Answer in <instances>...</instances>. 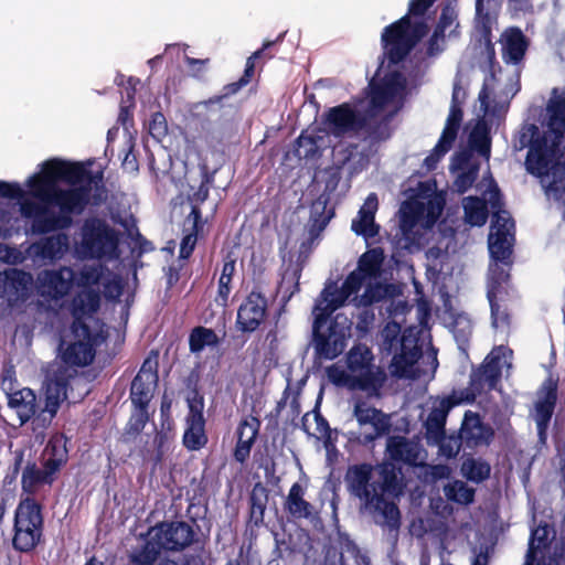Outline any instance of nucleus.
<instances>
[{"label": "nucleus", "mask_w": 565, "mask_h": 565, "mask_svg": "<svg viewBox=\"0 0 565 565\" xmlns=\"http://www.w3.org/2000/svg\"><path fill=\"white\" fill-rule=\"evenodd\" d=\"M461 472L467 480L480 483L490 477L491 466L486 460L469 457L462 461Z\"/></svg>", "instance_id": "46"}, {"label": "nucleus", "mask_w": 565, "mask_h": 565, "mask_svg": "<svg viewBox=\"0 0 565 565\" xmlns=\"http://www.w3.org/2000/svg\"><path fill=\"white\" fill-rule=\"evenodd\" d=\"M409 26L411 17L405 14L384 28L381 40L390 64H399L413 51V44L407 31Z\"/></svg>", "instance_id": "14"}, {"label": "nucleus", "mask_w": 565, "mask_h": 565, "mask_svg": "<svg viewBox=\"0 0 565 565\" xmlns=\"http://www.w3.org/2000/svg\"><path fill=\"white\" fill-rule=\"evenodd\" d=\"M164 551L181 552L195 542V531L185 521H162L150 530Z\"/></svg>", "instance_id": "15"}, {"label": "nucleus", "mask_w": 565, "mask_h": 565, "mask_svg": "<svg viewBox=\"0 0 565 565\" xmlns=\"http://www.w3.org/2000/svg\"><path fill=\"white\" fill-rule=\"evenodd\" d=\"M43 507L32 497L22 498L14 511L12 547L32 553L43 541Z\"/></svg>", "instance_id": "8"}, {"label": "nucleus", "mask_w": 565, "mask_h": 565, "mask_svg": "<svg viewBox=\"0 0 565 565\" xmlns=\"http://www.w3.org/2000/svg\"><path fill=\"white\" fill-rule=\"evenodd\" d=\"M502 58L505 64L519 65L523 62L530 40L519 26L507 28L501 35Z\"/></svg>", "instance_id": "26"}, {"label": "nucleus", "mask_w": 565, "mask_h": 565, "mask_svg": "<svg viewBox=\"0 0 565 565\" xmlns=\"http://www.w3.org/2000/svg\"><path fill=\"white\" fill-rule=\"evenodd\" d=\"M351 230L364 238H373L380 233V225L375 223V218L367 216H360L352 221Z\"/></svg>", "instance_id": "57"}, {"label": "nucleus", "mask_w": 565, "mask_h": 565, "mask_svg": "<svg viewBox=\"0 0 565 565\" xmlns=\"http://www.w3.org/2000/svg\"><path fill=\"white\" fill-rule=\"evenodd\" d=\"M385 454L388 460L376 468L369 462L350 466L345 481L351 495L358 498L366 511L382 519L376 523L397 531L401 511L393 499L403 494L405 484L401 477L402 468L396 465L420 467L424 465L425 450L418 440L394 435L386 440Z\"/></svg>", "instance_id": "1"}, {"label": "nucleus", "mask_w": 565, "mask_h": 565, "mask_svg": "<svg viewBox=\"0 0 565 565\" xmlns=\"http://www.w3.org/2000/svg\"><path fill=\"white\" fill-rule=\"evenodd\" d=\"M285 36V33H281L274 41H265L263 46L255 51L247 60L245 64V70L243 75L241 76L242 81H246V85L250 83L255 75L256 60L263 57L265 52L268 51L271 46H274L277 42H281Z\"/></svg>", "instance_id": "55"}, {"label": "nucleus", "mask_w": 565, "mask_h": 565, "mask_svg": "<svg viewBox=\"0 0 565 565\" xmlns=\"http://www.w3.org/2000/svg\"><path fill=\"white\" fill-rule=\"evenodd\" d=\"M236 259L232 253H227L223 258V266L217 284V294L215 301L218 306L227 307L230 294L232 291V279L235 274Z\"/></svg>", "instance_id": "32"}, {"label": "nucleus", "mask_w": 565, "mask_h": 565, "mask_svg": "<svg viewBox=\"0 0 565 565\" xmlns=\"http://www.w3.org/2000/svg\"><path fill=\"white\" fill-rule=\"evenodd\" d=\"M103 273L102 269L96 266H84L78 274H76L75 284L82 287V290H96L93 286L100 282Z\"/></svg>", "instance_id": "56"}, {"label": "nucleus", "mask_w": 565, "mask_h": 565, "mask_svg": "<svg viewBox=\"0 0 565 565\" xmlns=\"http://www.w3.org/2000/svg\"><path fill=\"white\" fill-rule=\"evenodd\" d=\"M149 534L150 539L128 555V565H154L158 561L163 547L152 533L149 532Z\"/></svg>", "instance_id": "33"}, {"label": "nucleus", "mask_w": 565, "mask_h": 565, "mask_svg": "<svg viewBox=\"0 0 565 565\" xmlns=\"http://www.w3.org/2000/svg\"><path fill=\"white\" fill-rule=\"evenodd\" d=\"M246 86V81H242L241 78L236 82L226 84L222 88V93L220 95H214L206 100L201 102L200 104L204 107H210L214 104H221L223 99L237 94L243 87Z\"/></svg>", "instance_id": "63"}, {"label": "nucleus", "mask_w": 565, "mask_h": 565, "mask_svg": "<svg viewBox=\"0 0 565 565\" xmlns=\"http://www.w3.org/2000/svg\"><path fill=\"white\" fill-rule=\"evenodd\" d=\"M7 396L8 406L15 412L20 426L32 420V429L34 430V418L39 413V401L35 392L29 387H23L8 393Z\"/></svg>", "instance_id": "27"}, {"label": "nucleus", "mask_w": 565, "mask_h": 565, "mask_svg": "<svg viewBox=\"0 0 565 565\" xmlns=\"http://www.w3.org/2000/svg\"><path fill=\"white\" fill-rule=\"evenodd\" d=\"M311 345L315 359L332 361L340 356L351 337L352 321L344 315L334 317L326 313H313Z\"/></svg>", "instance_id": "6"}, {"label": "nucleus", "mask_w": 565, "mask_h": 565, "mask_svg": "<svg viewBox=\"0 0 565 565\" xmlns=\"http://www.w3.org/2000/svg\"><path fill=\"white\" fill-rule=\"evenodd\" d=\"M546 131L541 132L535 124H527L522 127L514 139V149L521 151L529 148L525 158V169L531 175L539 178L541 183L553 175L557 164H565L561 161L564 156V148H558Z\"/></svg>", "instance_id": "4"}, {"label": "nucleus", "mask_w": 565, "mask_h": 565, "mask_svg": "<svg viewBox=\"0 0 565 565\" xmlns=\"http://www.w3.org/2000/svg\"><path fill=\"white\" fill-rule=\"evenodd\" d=\"M57 232V234L43 237L32 245L36 257L43 260L55 262L65 255L70 247V239L67 234L62 231Z\"/></svg>", "instance_id": "29"}, {"label": "nucleus", "mask_w": 565, "mask_h": 565, "mask_svg": "<svg viewBox=\"0 0 565 565\" xmlns=\"http://www.w3.org/2000/svg\"><path fill=\"white\" fill-rule=\"evenodd\" d=\"M75 278V270L67 266L43 270L38 276V291L45 298L60 300L71 291Z\"/></svg>", "instance_id": "17"}, {"label": "nucleus", "mask_w": 565, "mask_h": 565, "mask_svg": "<svg viewBox=\"0 0 565 565\" xmlns=\"http://www.w3.org/2000/svg\"><path fill=\"white\" fill-rule=\"evenodd\" d=\"M119 238L116 231L99 217L86 218L82 226V247L93 258L115 255Z\"/></svg>", "instance_id": "9"}, {"label": "nucleus", "mask_w": 565, "mask_h": 565, "mask_svg": "<svg viewBox=\"0 0 565 565\" xmlns=\"http://www.w3.org/2000/svg\"><path fill=\"white\" fill-rule=\"evenodd\" d=\"M551 533L554 531L546 523L532 530L524 565H561L556 555H545V552L550 551Z\"/></svg>", "instance_id": "20"}, {"label": "nucleus", "mask_w": 565, "mask_h": 565, "mask_svg": "<svg viewBox=\"0 0 565 565\" xmlns=\"http://www.w3.org/2000/svg\"><path fill=\"white\" fill-rule=\"evenodd\" d=\"M148 129L150 136L157 141H161L168 135L167 119L161 111L151 115Z\"/></svg>", "instance_id": "64"}, {"label": "nucleus", "mask_w": 565, "mask_h": 565, "mask_svg": "<svg viewBox=\"0 0 565 565\" xmlns=\"http://www.w3.org/2000/svg\"><path fill=\"white\" fill-rule=\"evenodd\" d=\"M100 307V294L96 290H79L70 306L73 322L71 331L74 341L62 351L61 358L67 366H87L96 355V335L84 318L97 312Z\"/></svg>", "instance_id": "3"}, {"label": "nucleus", "mask_w": 565, "mask_h": 565, "mask_svg": "<svg viewBox=\"0 0 565 565\" xmlns=\"http://www.w3.org/2000/svg\"><path fill=\"white\" fill-rule=\"evenodd\" d=\"M62 460H45L43 468H39L35 462H28L22 471L21 488L28 497H32L36 493L39 486L49 484L51 486L56 473L61 470Z\"/></svg>", "instance_id": "21"}, {"label": "nucleus", "mask_w": 565, "mask_h": 565, "mask_svg": "<svg viewBox=\"0 0 565 565\" xmlns=\"http://www.w3.org/2000/svg\"><path fill=\"white\" fill-rule=\"evenodd\" d=\"M422 207L417 204L407 203L401 210V228L404 233L412 230L419 220Z\"/></svg>", "instance_id": "61"}, {"label": "nucleus", "mask_w": 565, "mask_h": 565, "mask_svg": "<svg viewBox=\"0 0 565 565\" xmlns=\"http://www.w3.org/2000/svg\"><path fill=\"white\" fill-rule=\"evenodd\" d=\"M322 124L328 132L335 137H342L348 132H356L364 129L367 125V119L349 103H342L329 108L324 113Z\"/></svg>", "instance_id": "16"}, {"label": "nucleus", "mask_w": 565, "mask_h": 565, "mask_svg": "<svg viewBox=\"0 0 565 565\" xmlns=\"http://www.w3.org/2000/svg\"><path fill=\"white\" fill-rule=\"evenodd\" d=\"M303 489L298 482L289 489L284 508L294 519H308L311 515L312 505L303 499Z\"/></svg>", "instance_id": "34"}, {"label": "nucleus", "mask_w": 565, "mask_h": 565, "mask_svg": "<svg viewBox=\"0 0 565 565\" xmlns=\"http://www.w3.org/2000/svg\"><path fill=\"white\" fill-rule=\"evenodd\" d=\"M328 204L329 198L326 195H320L311 204L308 225V235L311 243L320 237L321 233L334 216V209H328Z\"/></svg>", "instance_id": "30"}, {"label": "nucleus", "mask_w": 565, "mask_h": 565, "mask_svg": "<svg viewBox=\"0 0 565 565\" xmlns=\"http://www.w3.org/2000/svg\"><path fill=\"white\" fill-rule=\"evenodd\" d=\"M463 111L461 105H450L449 115L445 128L437 142V151L447 153L457 139L458 131L462 121Z\"/></svg>", "instance_id": "31"}, {"label": "nucleus", "mask_w": 565, "mask_h": 565, "mask_svg": "<svg viewBox=\"0 0 565 565\" xmlns=\"http://www.w3.org/2000/svg\"><path fill=\"white\" fill-rule=\"evenodd\" d=\"M340 291L341 287L337 285L326 287L321 292L322 301L315 305L312 313H326L332 317V313L349 299L344 297L342 299Z\"/></svg>", "instance_id": "42"}, {"label": "nucleus", "mask_w": 565, "mask_h": 565, "mask_svg": "<svg viewBox=\"0 0 565 565\" xmlns=\"http://www.w3.org/2000/svg\"><path fill=\"white\" fill-rule=\"evenodd\" d=\"M479 173V164L473 163L462 170L454 181V188L459 194L466 193L475 183Z\"/></svg>", "instance_id": "58"}, {"label": "nucleus", "mask_w": 565, "mask_h": 565, "mask_svg": "<svg viewBox=\"0 0 565 565\" xmlns=\"http://www.w3.org/2000/svg\"><path fill=\"white\" fill-rule=\"evenodd\" d=\"M547 130L558 148H564L565 138V90L553 88L546 104Z\"/></svg>", "instance_id": "22"}, {"label": "nucleus", "mask_w": 565, "mask_h": 565, "mask_svg": "<svg viewBox=\"0 0 565 565\" xmlns=\"http://www.w3.org/2000/svg\"><path fill=\"white\" fill-rule=\"evenodd\" d=\"M204 402L200 396L189 402V413L185 418V429L182 436L183 446L190 451H198L209 443L205 431V417L203 414Z\"/></svg>", "instance_id": "18"}, {"label": "nucleus", "mask_w": 565, "mask_h": 565, "mask_svg": "<svg viewBox=\"0 0 565 565\" xmlns=\"http://www.w3.org/2000/svg\"><path fill=\"white\" fill-rule=\"evenodd\" d=\"M268 316V299L259 287H254L237 308L235 328L242 333L257 331Z\"/></svg>", "instance_id": "13"}, {"label": "nucleus", "mask_w": 565, "mask_h": 565, "mask_svg": "<svg viewBox=\"0 0 565 565\" xmlns=\"http://www.w3.org/2000/svg\"><path fill=\"white\" fill-rule=\"evenodd\" d=\"M295 156L299 159H313L319 154L318 138L302 131L295 141Z\"/></svg>", "instance_id": "53"}, {"label": "nucleus", "mask_w": 565, "mask_h": 565, "mask_svg": "<svg viewBox=\"0 0 565 565\" xmlns=\"http://www.w3.org/2000/svg\"><path fill=\"white\" fill-rule=\"evenodd\" d=\"M149 405H134V412L128 422V431L140 434L149 420Z\"/></svg>", "instance_id": "59"}, {"label": "nucleus", "mask_w": 565, "mask_h": 565, "mask_svg": "<svg viewBox=\"0 0 565 565\" xmlns=\"http://www.w3.org/2000/svg\"><path fill=\"white\" fill-rule=\"evenodd\" d=\"M220 344L216 332L203 326L194 327L189 334V349L191 353H201L205 348H215Z\"/></svg>", "instance_id": "37"}, {"label": "nucleus", "mask_w": 565, "mask_h": 565, "mask_svg": "<svg viewBox=\"0 0 565 565\" xmlns=\"http://www.w3.org/2000/svg\"><path fill=\"white\" fill-rule=\"evenodd\" d=\"M491 207L494 210L493 216H492V223L493 226L498 228H502L508 233V225L513 226L514 222L511 218L508 211L502 210V201L500 196V191L497 189L494 193L491 194L490 199Z\"/></svg>", "instance_id": "54"}, {"label": "nucleus", "mask_w": 565, "mask_h": 565, "mask_svg": "<svg viewBox=\"0 0 565 565\" xmlns=\"http://www.w3.org/2000/svg\"><path fill=\"white\" fill-rule=\"evenodd\" d=\"M509 280L510 273L508 269L503 268L498 263L491 265L487 279V298L507 294L505 285H508Z\"/></svg>", "instance_id": "44"}, {"label": "nucleus", "mask_w": 565, "mask_h": 565, "mask_svg": "<svg viewBox=\"0 0 565 565\" xmlns=\"http://www.w3.org/2000/svg\"><path fill=\"white\" fill-rule=\"evenodd\" d=\"M541 184L548 198L563 205L562 218L565 223V164H557L551 180L545 179L544 183Z\"/></svg>", "instance_id": "36"}, {"label": "nucleus", "mask_w": 565, "mask_h": 565, "mask_svg": "<svg viewBox=\"0 0 565 565\" xmlns=\"http://www.w3.org/2000/svg\"><path fill=\"white\" fill-rule=\"evenodd\" d=\"M477 29L480 33V41L484 44L489 70L494 77L497 72H501V66L495 57L494 43L492 42V18L491 14H484L481 21L477 22Z\"/></svg>", "instance_id": "35"}, {"label": "nucleus", "mask_w": 565, "mask_h": 565, "mask_svg": "<svg viewBox=\"0 0 565 565\" xmlns=\"http://www.w3.org/2000/svg\"><path fill=\"white\" fill-rule=\"evenodd\" d=\"M393 285L376 282L370 284L365 288L364 292L360 297V305L363 307H370L377 303L386 298L391 297Z\"/></svg>", "instance_id": "50"}, {"label": "nucleus", "mask_w": 565, "mask_h": 565, "mask_svg": "<svg viewBox=\"0 0 565 565\" xmlns=\"http://www.w3.org/2000/svg\"><path fill=\"white\" fill-rule=\"evenodd\" d=\"M370 88V106L374 109L383 108L394 95L391 82L371 83Z\"/></svg>", "instance_id": "52"}, {"label": "nucleus", "mask_w": 565, "mask_h": 565, "mask_svg": "<svg viewBox=\"0 0 565 565\" xmlns=\"http://www.w3.org/2000/svg\"><path fill=\"white\" fill-rule=\"evenodd\" d=\"M439 447V455L446 459H454L459 454L461 447H465L463 439L460 434H451L435 438L433 440Z\"/></svg>", "instance_id": "51"}, {"label": "nucleus", "mask_w": 565, "mask_h": 565, "mask_svg": "<svg viewBox=\"0 0 565 565\" xmlns=\"http://www.w3.org/2000/svg\"><path fill=\"white\" fill-rule=\"evenodd\" d=\"M469 142L481 156H489L491 150L490 129L484 121H479L470 132Z\"/></svg>", "instance_id": "48"}, {"label": "nucleus", "mask_w": 565, "mask_h": 565, "mask_svg": "<svg viewBox=\"0 0 565 565\" xmlns=\"http://www.w3.org/2000/svg\"><path fill=\"white\" fill-rule=\"evenodd\" d=\"M459 434L462 436L465 448L468 449L489 446L494 437L493 428L483 422L479 413L472 411L465 413Z\"/></svg>", "instance_id": "19"}, {"label": "nucleus", "mask_w": 565, "mask_h": 565, "mask_svg": "<svg viewBox=\"0 0 565 565\" xmlns=\"http://www.w3.org/2000/svg\"><path fill=\"white\" fill-rule=\"evenodd\" d=\"M444 494L448 501L461 505H469L475 501L476 490L465 481L452 480L445 484Z\"/></svg>", "instance_id": "43"}, {"label": "nucleus", "mask_w": 565, "mask_h": 565, "mask_svg": "<svg viewBox=\"0 0 565 565\" xmlns=\"http://www.w3.org/2000/svg\"><path fill=\"white\" fill-rule=\"evenodd\" d=\"M383 345L387 351H396L401 347L402 342H405L404 338H401V327L396 322L387 323L383 331Z\"/></svg>", "instance_id": "60"}, {"label": "nucleus", "mask_w": 565, "mask_h": 565, "mask_svg": "<svg viewBox=\"0 0 565 565\" xmlns=\"http://www.w3.org/2000/svg\"><path fill=\"white\" fill-rule=\"evenodd\" d=\"M93 186L94 201L99 203L104 199L102 194L106 192L102 173H98V180L90 178L81 186L58 191L49 202L24 199L20 202V212L23 217L31 221L33 234L45 235L67 230L73 225V216L81 215L89 204Z\"/></svg>", "instance_id": "2"}, {"label": "nucleus", "mask_w": 565, "mask_h": 565, "mask_svg": "<svg viewBox=\"0 0 565 565\" xmlns=\"http://www.w3.org/2000/svg\"><path fill=\"white\" fill-rule=\"evenodd\" d=\"M501 356L491 351L483 361L472 367L469 376V386L457 393L465 403H473L477 396L495 391L501 382Z\"/></svg>", "instance_id": "10"}, {"label": "nucleus", "mask_w": 565, "mask_h": 565, "mask_svg": "<svg viewBox=\"0 0 565 565\" xmlns=\"http://www.w3.org/2000/svg\"><path fill=\"white\" fill-rule=\"evenodd\" d=\"M268 501V493L265 487L256 483L249 495V516L248 522L255 526L264 523V515L266 503Z\"/></svg>", "instance_id": "40"}, {"label": "nucleus", "mask_w": 565, "mask_h": 565, "mask_svg": "<svg viewBox=\"0 0 565 565\" xmlns=\"http://www.w3.org/2000/svg\"><path fill=\"white\" fill-rule=\"evenodd\" d=\"M32 275L22 269L9 268L0 273V297L10 303L28 297Z\"/></svg>", "instance_id": "24"}, {"label": "nucleus", "mask_w": 565, "mask_h": 565, "mask_svg": "<svg viewBox=\"0 0 565 565\" xmlns=\"http://www.w3.org/2000/svg\"><path fill=\"white\" fill-rule=\"evenodd\" d=\"M73 377L68 367L58 366L47 379L44 405L39 402V413L34 418V431L45 430L56 416L60 405L67 397V387Z\"/></svg>", "instance_id": "11"}, {"label": "nucleus", "mask_w": 565, "mask_h": 565, "mask_svg": "<svg viewBox=\"0 0 565 565\" xmlns=\"http://www.w3.org/2000/svg\"><path fill=\"white\" fill-rule=\"evenodd\" d=\"M461 403H465L462 397H459L457 392L454 391L451 394L440 398L433 406L425 422L426 437L428 440L433 441L435 438L444 436L449 412Z\"/></svg>", "instance_id": "23"}, {"label": "nucleus", "mask_w": 565, "mask_h": 565, "mask_svg": "<svg viewBox=\"0 0 565 565\" xmlns=\"http://www.w3.org/2000/svg\"><path fill=\"white\" fill-rule=\"evenodd\" d=\"M465 221L471 226L486 224L489 211L486 201L478 196H468L463 203Z\"/></svg>", "instance_id": "41"}, {"label": "nucleus", "mask_w": 565, "mask_h": 565, "mask_svg": "<svg viewBox=\"0 0 565 565\" xmlns=\"http://www.w3.org/2000/svg\"><path fill=\"white\" fill-rule=\"evenodd\" d=\"M90 178L98 180V174L93 175L82 163L53 158L42 164L40 173L30 177L28 186L35 202H49L58 191H66L58 186V182L75 188L85 184Z\"/></svg>", "instance_id": "5"}, {"label": "nucleus", "mask_w": 565, "mask_h": 565, "mask_svg": "<svg viewBox=\"0 0 565 565\" xmlns=\"http://www.w3.org/2000/svg\"><path fill=\"white\" fill-rule=\"evenodd\" d=\"M353 416L359 424V431L354 439L363 446L373 444L377 438L390 433L392 423L390 415L382 409L367 405L365 402H356Z\"/></svg>", "instance_id": "12"}, {"label": "nucleus", "mask_w": 565, "mask_h": 565, "mask_svg": "<svg viewBox=\"0 0 565 565\" xmlns=\"http://www.w3.org/2000/svg\"><path fill=\"white\" fill-rule=\"evenodd\" d=\"M374 355L371 349L363 344H354L347 353L345 384L351 390L367 393L369 396L379 397L386 382V373L381 366L374 365Z\"/></svg>", "instance_id": "7"}, {"label": "nucleus", "mask_w": 565, "mask_h": 565, "mask_svg": "<svg viewBox=\"0 0 565 565\" xmlns=\"http://www.w3.org/2000/svg\"><path fill=\"white\" fill-rule=\"evenodd\" d=\"M489 252L495 262L511 266L512 245L508 241V233L498 228L494 234L489 236Z\"/></svg>", "instance_id": "38"}, {"label": "nucleus", "mask_w": 565, "mask_h": 565, "mask_svg": "<svg viewBox=\"0 0 565 565\" xmlns=\"http://www.w3.org/2000/svg\"><path fill=\"white\" fill-rule=\"evenodd\" d=\"M153 450H146L143 459L151 461L154 467L160 465L170 448V436L168 433L157 430L153 437Z\"/></svg>", "instance_id": "49"}, {"label": "nucleus", "mask_w": 565, "mask_h": 565, "mask_svg": "<svg viewBox=\"0 0 565 565\" xmlns=\"http://www.w3.org/2000/svg\"><path fill=\"white\" fill-rule=\"evenodd\" d=\"M557 403V387L550 384L544 388L543 397L535 402L534 419L536 423L537 437L540 443L545 444L547 430Z\"/></svg>", "instance_id": "28"}, {"label": "nucleus", "mask_w": 565, "mask_h": 565, "mask_svg": "<svg viewBox=\"0 0 565 565\" xmlns=\"http://www.w3.org/2000/svg\"><path fill=\"white\" fill-rule=\"evenodd\" d=\"M383 259L381 249L367 250L359 258L356 270L363 274L365 279L376 278L381 274Z\"/></svg>", "instance_id": "45"}, {"label": "nucleus", "mask_w": 565, "mask_h": 565, "mask_svg": "<svg viewBox=\"0 0 565 565\" xmlns=\"http://www.w3.org/2000/svg\"><path fill=\"white\" fill-rule=\"evenodd\" d=\"M158 381H150V379L136 375L130 385L129 397L132 405H149Z\"/></svg>", "instance_id": "39"}, {"label": "nucleus", "mask_w": 565, "mask_h": 565, "mask_svg": "<svg viewBox=\"0 0 565 565\" xmlns=\"http://www.w3.org/2000/svg\"><path fill=\"white\" fill-rule=\"evenodd\" d=\"M260 420L255 416L242 419L237 426V441L233 450V458L243 465L250 456L252 448L260 429Z\"/></svg>", "instance_id": "25"}, {"label": "nucleus", "mask_w": 565, "mask_h": 565, "mask_svg": "<svg viewBox=\"0 0 565 565\" xmlns=\"http://www.w3.org/2000/svg\"><path fill=\"white\" fill-rule=\"evenodd\" d=\"M365 280L366 279L363 277V274L359 273L356 269L351 271L341 286V297L350 298L352 295L356 294Z\"/></svg>", "instance_id": "62"}, {"label": "nucleus", "mask_w": 565, "mask_h": 565, "mask_svg": "<svg viewBox=\"0 0 565 565\" xmlns=\"http://www.w3.org/2000/svg\"><path fill=\"white\" fill-rule=\"evenodd\" d=\"M399 352L395 353L392 360L394 374L403 376L407 369L412 367L419 358V351L416 345L408 348L405 342L401 343Z\"/></svg>", "instance_id": "47"}]
</instances>
